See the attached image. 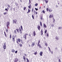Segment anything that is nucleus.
I'll return each instance as SVG.
<instances>
[{
  "label": "nucleus",
  "mask_w": 62,
  "mask_h": 62,
  "mask_svg": "<svg viewBox=\"0 0 62 62\" xmlns=\"http://www.w3.org/2000/svg\"><path fill=\"white\" fill-rule=\"evenodd\" d=\"M16 30L17 33H19V29H16Z\"/></svg>",
  "instance_id": "nucleus-17"
},
{
  "label": "nucleus",
  "mask_w": 62,
  "mask_h": 62,
  "mask_svg": "<svg viewBox=\"0 0 62 62\" xmlns=\"http://www.w3.org/2000/svg\"><path fill=\"white\" fill-rule=\"evenodd\" d=\"M46 10L47 11H49V8H46Z\"/></svg>",
  "instance_id": "nucleus-34"
},
{
  "label": "nucleus",
  "mask_w": 62,
  "mask_h": 62,
  "mask_svg": "<svg viewBox=\"0 0 62 62\" xmlns=\"http://www.w3.org/2000/svg\"><path fill=\"white\" fill-rule=\"evenodd\" d=\"M40 19L41 20H42V17H41L40 18Z\"/></svg>",
  "instance_id": "nucleus-53"
},
{
  "label": "nucleus",
  "mask_w": 62,
  "mask_h": 62,
  "mask_svg": "<svg viewBox=\"0 0 62 62\" xmlns=\"http://www.w3.org/2000/svg\"><path fill=\"white\" fill-rule=\"evenodd\" d=\"M16 42L18 44H19V43H18V41H16Z\"/></svg>",
  "instance_id": "nucleus-55"
},
{
  "label": "nucleus",
  "mask_w": 62,
  "mask_h": 62,
  "mask_svg": "<svg viewBox=\"0 0 62 62\" xmlns=\"http://www.w3.org/2000/svg\"><path fill=\"white\" fill-rule=\"evenodd\" d=\"M28 8H31V5H30L29 6H28Z\"/></svg>",
  "instance_id": "nucleus-23"
},
{
  "label": "nucleus",
  "mask_w": 62,
  "mask_h": 62,
  "mask_svg": "<svg viewBox=\"0 0 62 62\" xmlns=\"http://www.w3.org/2000/svg\"><path fill=\"white\" fill-rule=\"evenodd\" d=\"M29 47H30V44H29Z\"/></svg>",
  "instance_id": "nucleus-64"
},
{
  "label": "nucleus",
  "mask_w": 62,
  "mask_h": 62,
  "mask_svg": "<svg viewBox=\"0 0 62 62\" xmlns=\"http://www.w3.org/2000/svg\"><path fill=\"white\" fill-rule=\"evenodd\" d=\"M37 45L39 47V48H41V46H40V45L39 44H38Z\"/></svg>",
  "instance_id": "nucleus-16"
},
{
  "label": "nucleus",
  "mask_w": 62,
  "mask_h": 62,
  "mask_svg": "<svg viewBox=\"0 0 62 62\" xmlns=\"http://www.w3.org/2000/svg\"><path fill=\"white\" fill-rule=\"evenodd\" d=\"M43 27L44 28H47V26H46V25L44 23L43 24Z\"/></svg>",
  "instance_id": "nucleus-12"
},
{
  "label": "nucleus",
  "mask_w": 62,
  "mask_h": 62,
  "mask_svg": "<svg viewBox=\"0 0 62 62\" xmlns=\"http://www.w3.org/2000/svg\"><path fill=\"white\" fill-rule=\"evenodd\" d=\"M21 42L22 44H23V40H21Z\"/></svg>",
  "instance_id": "nucleus-42"
},
{
  "label": "nucleus",
  "mask_w": 62,
  "mask_h": 62,
  "mask_svg": "<svg viewBox=\"0 0 62 62\" xmlns=\"http://www.w3.org/2000/svg\"><path fill=\"white\" fill-rule=\"evenodd\" d=\"M32 17L33 19H34V16H33V15H32Z\"/></svg>",
  "instance_id": "nucleus-43"
},
{
  "label": "nucleus",
  "mask_w": 62,
  "mask_h": 62,
  "mask_svg": "<svg viewBox=\"0 0 62 62\" xmlns=\"http://www.w3.org/2000/svg\"><path fill=\"white\" fill-rule=\"evenodd\" d=\"M4 13V15H6V13Z\"/></svg>",
  "instance_id": "nucleus-57"
},
{
  "label": "nucleus",
  "mask_w": 62,
  "mask_h": 62,
  "mask_svg": "<svg viewBox=\"0 0 62 62\" xmlns=\"http://www.w3.org/2000/svg\"><path fill=\"white\" fill-rule=\"evenodd\" d=\"M42 54H43L42 52H40L39 53L40 55V56H42Z\"/></svg>",
  "instance_id": "nucleus-14"
},
{
  "label": "nucleus",
  "mask_w": 62,
  "mask_h": 62,
  "mask_svg": "<svg viewBox=\"0 0 62 62\" xmlns=\"http://www.w3.org/2000/svg\"><path fill=\"white\" fill-rule=\"evenodd\" d=\"M40 26H42V23L41 22H40Z\"/></svg>",
  "instance_id": "nucleus-20"
},
{
  "label": "nucleus",
  "mask_w": 62,
  "mask_h": 62,
  "mask_svg": "<svg viewBox=\"0 0 62 62\" xmlns=\"http://www.w3.org/2000/svg\"><path fill=\"white\" fill-rule=\"evenodd\" d=\"M13 23H17V20L16 19H14L13 20Z\"/></svg>",
  "instance_id": "nucleus-3"
},
{
  "label": "nucleus",
  "mask_w": 62,
  "mask_h": 62,
  "mask_svg": "<svg viewBox=\"0 0 62 62\" xmlns=\"http://www.w3.org/2000/svg\"><path fill=\"white\" fill-rule=\"evenodd\" d=\"M23 9L24 10H25V9H26V7H25L24 8H23Z\"/></svg>",
  "instance_id": "nucleus-32"
},
{
  "label": "nucleus",
  "mask_w": 62,
  "mask_h": 62,
  "mask_svg": "<svg viewBox=\"0 0 62 62\" xmlns=\"http://www.w3.org/2000/svg\"><path fill=\"white\" fill-rule=\"evenodd\" d=\"M35 13L36 15H37V14H38V13L37 12H35Z\"/></svg>",
  "instance_id": "nucleus-47"
},
{
  "label": "nucleus",
  "mask_w": 62,
  "mask_h": 62,
  "mask_svg": "<svg viewBox=\"0 0 62 62\" xmlns=\"http://www.w3.org/2000/svg\"><path fill=\"white\" fill-rule=\"evenodd\" d=\"M37 28L39 31H40V26L39 25H38L37 26Z\"/></svg>",
  "instance_id": "nucleus-4"
},
{
  "label": "nucleus",
  "mask_w": 62,
  "mask_h": 62,
  "mask_svg": "<svg viewBox=\"0 0 62 62\" xmlns=\"http://www.w3.org/2000/svg\"><path fill=\"white\" fill-rule=\"evenodd\" d=\"M31 3V0H29V4Z\"/></svg>",
  "instance_id": "nucleus-39"
},
{
  "label": "nucleus",
  "mask_w": 62,
  "mask_h": 62,
  "mask_svg": "<svg viewBox=\"0 0 62 62\" xmlns=\"http://www.w3.org/2000/svg\"><path fill=\"white\" fill-rule=\"evenodd\" d=\"M48 48H49V50L50 51H51V50H50V47H48Z\"/></svg>",
  "instance_id": "nucleus-52"
},
{
  "label": "nucleus",
  "mask_w": 62,
  "mask_h": 62,
  "mask_svg": "<svg viewBox=\"0 0 62 62\" xmlns=\"http://www.w3.org/2000/svg\"><path fill=\"white\" fill-rule=\"evenodd\" d=\"M12 52H13V53H14V52H15V51L14 50V49H13L11 50Z\"/></svg>",
  "instance_id": "nucleus-24"
},
{
  "label": "nucleus",
  "mask_w": 62,
  "mask_h": 62,
  "mask_svg": "<svg viewBox=\"0 0 62 62\" xmlns=\"http://www.w3.org/2000/svg\"><path fill=\"white\" fill-rule=\"evenodd\" d=\"M49 18H53V15L51 14L49 16Z\"/></svg>",
  "instance_id": "nucleus-7"
},
{
  "label": "nucleus",
  "mask_w": 62,
  "mask_h": 62,
  "mask_svg": "<svg viewBox=\"0 0 62 62\" xmlns=\"http://www.w3.org/2000/svg\"><path fill=\"white\" fill-rule=\"evenodd\" d=\"M40 8H41V7H40L39 8V9H40Z\"/></svg>",
  "instance_id": "nucleus-63"
},
{
  "label": "nucleus",
  "mask_w": 62,
  "mask_h": 62,
  "mask_svg": "<svg viewBox=\"0 0 62 62\" xmlns=\"http://www.w3.org/2000/svg\"><path fill=\"white\" fill-rule=\"evenodd\" d=\"M30 10L29 9L28 10V11L27 12V13H30Z\"/></svg>",
  "instance_id": "nucleus-19"
},
{
  "label": "nucleus",
  "mask_w": 62,
  "mask_h": 62,
  "mask_svg": "<svg viewBox=\"0 0 62 62\" xmlns=\"http://www.w3.org/2000/svg\"><path fill=\"white\" fill-rule=\"evenodd\" d=\"M35 10H36L37 11V10H38V8H35Z\"/></svg>",
  "instance_id": "nucleus-41"
},
{
  "label": "nucleus",
  "mask_w": 62,
  "mask_h": 62,
  "mask_svg": "<svg viewBox=\"0 0 62 62\" xmlns=\"http://www.w3.org/2000/svg\"><path fill=\"white\" fill-rule=\"evenodd\" d=\"M45 1L46 2V4H47L48 2V0H45Z\"/></svg>",
  "instance_id": "nucleus-22"
},
{
  "label": "nucleus",
  "mask_w": 62,
  "mask_h": 62,
  "mask_svg": "<svg viewBox=\"0 0 62 62\" xmlns=\"http://www.w3.org/2000/svg\"><path fill=\"white\" fill-rule=\"evenodd\" d=\"M14 33H15V34H16L17 33V31H16V30H15L14 31Z\"/></svg>",
  "instance_id": "nucleus-36"
},
{
  "label": "nucleus",
  "mask_w": 62,
  "mask_h": 62,
  "mask_svg": "<svg viewBox=\"0 0 62 62\" xmlns=\"http://www.w3.org/2000/svg\"><path fill=\"white\" fill-rule=\"evenodd\" d=\"M17 51H16L15 52V53L16 54V53H17Z\"/></svg>",
  "instance_id": "nucleus-51"
},
{
  "label": "nucleus",
  "mask_w": 62,
  "mask_h": 62,
  "mask_svg": "<svg viewBox=\"0 0 62 62\" xmlns=\"http://www.w3.org/2000/svg\"><path fill=\"white\" fill-rule=\"evenodd\" d=\"M10 23L9 22H7L6 26L7 27V28L8 29V26H9Z\"/></svg>",
  "instance_id": "nucleus-1"
},
{
  "label": "nucleus",
  "mask_w": 62,
  "mask_h": 62,
  "mask_svg": "<svg viewBox=\"0 0 62 62\" xmlns=\"http://www.w3.org/2000/svg\"><path fill=\"white\" fill-rule=\"evenodd\" d=\"M45 44L46 46V47H47V46H48V44H47V43H45Z\"/></svg>",
  "instance_id": "nucleus-25"
},
{
  "label": "nucleus",
  "mask_w": 62,
  "mask_h": 62,
  "mask_svg": "<svg viewBox=\"0 0 62 62\" xmlns=\"http://www.w3.org/2000/svg\"><path fill=\"white\" fill-rule=\"evenodd\" d=\"M18 61V58H16L15 59V61L14 62H17V61Z\"/></svg>",
  "instance_id": "nucleus-6"
},
{
  "label": "nucleus",
  "mask_w": 62,
  "mask_h": 62,
  "mask_svg": "<svg viewBox=\"0 0 62 62\" xmlns=\"http://www.w3.org/2000/svg\"><path fill=\"white\" fill-rule=\"evenodd\" d=\"M38 54V53H37V52L36 51L34 53V54H35V55H36V54Z\"/></svg>",
  "instance_id": "nucleus-27"
},
{
  "label": "nucleus",
  "mask_w": 62,
  "mask_h": 62,
  "mask_svg": "<svg viewBox=\"0 0 62 62\" xmlns=\"http://www.w3.org/2000/svg\"><path fill=\"white\" fill-rule=\"evenodd\" d=\"M34 45H35V43L34 42H32V43L31 46L33 47V46H34Z\"/></svg>",
  "instance_id": "nucleus-11"
},
{
  "label": "nucleus",
  "mask_w": 62,
  "mask_h": 62,
  "mask_svg": "<svg viewBox=\"0 0 62 62\" xmlns=\"http://www.w3.org/2000/svg\"><path fill=\"white\" fill-rule=\"evenodd\" d=\"M26 60H27V62H29V61L27 58H26Z\"/></svg>",
  "instance_id": "nucleus-30"
},
{
  "label": "nucleus",
  "mask_w": 62,
  "mask_h": 62,
  "mask_svg": "<svg viewBox=\"0 0 62 62\" xmlns=\"http://www.w3.org/2000/svg\"><path fill=\"white\" fill-rule=\"evenodd\" d=\"M7 9H9V8H8V7H7Z\"/></svg>",
  "instance_id": "nucleus-59"
},
{
  "label": "nucleus",
  "mask_w": 62,
  "mask_h": 62,
  "mask_svg": "<svg viewBox=\"0 0 62 62\" xmlns=\"http://www.w3.org/2000/svg\"><path fill=\"white\" fill-rule=\"evenodd\" d=\"M43 13H45V12L44 10H43Z\"/></svg>",
  "instance_id": "nucleus-44"
},
{
  "label": "nucleus",
  "mask_w": 62,
  "mask_h": 62,
  "mask_svg": "<svg viewBox=\"0 0 62 62\" xmlns=\"http://www.w3.org/2000/svg\"><path fill=\"white\" fill-rule=\"evenodd\" d=\"M19 30L20 34H22V30H21V28H19Z\"/></svg>",
  "instance_id": "nucleus-8"
},
{
  "label": "nucleus",
  "mask_w": 62,
  "mask_h": 62,
  "mask_svg": "<svg viewBox=\"0 0 62 62\" xmlns=\"http://www.w3.org/2000/svg\"><path fill=\"white\" fill-rule=\"evenodd\" d=\"M13 9L14 10V11H15V8H13Z\"/></svg>",
  "instance_id": "nucleus-54"
},
{
  "label": "nucleus",
  "mask_w": 62,
  "mask_h": 62,
  "mask_svg": "<svg viewBox=\"0 0 62 62\" xmlns=\"http://www.w3.org/2000/svg\"><path fill=\"white\" fill-rule=\"evenodd\" d=\"M33 34L34 36L35 37V36H36V32H35V31H33Z\"/></svg>",
  "instance_id": "nucleus-10"
},
{
  "label": "nucleus",
  "mask_w": 62,
  "mask_h": 62,
  "mask_svg": "<svg viewBox=\"0 0 62 62\" xmlns=\"http://www.w3.org/2000/svg\"><path fill=\"white\" fill-rule=\"evenodd\" d=\"M47 37H48V33H47Z\"/></svg>",
  "instance_id": "nucleus-56"
},
{
  "label": "nucleus",
  "mask_w": 62,
  "mask_h": 62,
  "mask_svg": "<svg viewBox=\"0 0 62 62\" xmlns=\"http://www.w3.org/2000/svg\"><path fill=\"white\" fill-rule=\"evenodd\" d=\"M8 30L7 29H6V31H7V32H8Z\"/></svg>",
  "instance_id": "nucleus-60"
},
{
  "label": "nucleus",
  "mask_w": 62,
  "mask_h": 62,
  "mask_svg": "<svg viewBox=\"0 0 62 62\" xmlns=\"http://www.w3.org/2000/svg\"><path fill=\"white\" fill-rule=\"evenodd\" d=\"M23 59L24 60V62H25V61H26V59H25V56H23Z\"/></svg>",
  "instance_id": "nucleus-13"
},
{
  "label": "nucleus",
  "mask_w": 62,
  "mask_h": 62,
  "mask_svg": "<svg viewBox=\"0 0 62 62\" xmlns=\"http://www.w3.org/2000/svg\"><path fill=\"white\" fill-rule=\"evenodd\" d=\"M12 38L13 39V41H15V36H14V35H13L12 37Z\"/></svg>",
  "instance_id": "nucleus-5"
},
{
  "label": "nucleus",
  "mask_w": 62,
  "mask_h": 62,
  "mask_svg": "<svg viewBox=\"0 0 62 62\" xmlns=\"http://www.w3.org/2000/svg\"><path fill=\"white\" fill-rule=\"evenodd\" d=\"M56 7L57 8L58 7V5H56Z\"/></svg>",
  "instance_id": "nucleus-61"
},
{
  "label": "nucleus",
  "mask_w": 62,
  "mask_h": 62,
  "mask_svg": "<svg viewBox=\"0 0 62 62\" xmlns=\"http://www.w3.org/2000/svg\"><path fill=\"white\" fill-rule=\"evenodd\" d=\"M41 33H43V30H41Z\"/></svg>",
  "instance_id": "nucleus-48"
},
{
  "label": "nucleus",
  "mask_w": 62,
  "mask_h": 62,
  "mask_svg": "<svg viewBox=\"0 0 62 62\" xmlns=\"http://www.w3.org/2000/svg\"><path fill=\"white\" fill-rule=\"evenodd\" d=\"M6 42H5L3 45V48L4 49H6Z\"/></svg>",
  "instance_id": "nucleus-2"
},
{
  "label": "nucleus",
  "mask_w": 62,
  "mask_h": 62,
  "mask_svg": "<svg viewBox=\"0 0 62 62\" xmlns=\"http://www.w3.org/2000/svg\"><path fill=\"white\" fill-rule=\"evenodd\" d=\"M9 38L10 39H11V35L10 34L9 37Z\"/></svg>",
  "instance_id": "nucleus-26"
},
{
  "label": "nucleus",
  "mask_w": 62,
  "mask_h": 62,
  "mask_svg": "<svg viewBox=\"0 0 62 62\" xmlns=\"http://www.w3.org/2000/svg\"><path fill=\"white\" fill-rule=\"evenodd\" d=\"M8 8H10V5H8Z\"/></svg>",
  "instance_id": "nucleus-37"
},
{
  "label": "nucleus",
  "mask_w": 62,
  "mask_h": 62,
  "mask_svg": "<svg viewBox=\"0 0 62 62\" xmlns=\"http://www.w3.org/2000/svg\"><path fill=\"white\" fill-rule=\"evenodd\" d=\"M47 30H45V34H46V32H47Z\"/></svg>",
  "instance_id": "nucleus-35"
},
{
  "label": "nucleus",
  "mask_w": 62,
  "mask_h": 62,
  "mask_svg": "<svg viewBox=\"0 0 62 62\" xmlns=\"http://www.w3.org/2000/svg\"><path fill=\"white\" fill-rule=\"evenodd\" d=\"M55 39H56V40H58L59 39V38L57 36H56V37Z\"/></svg>",
  "instance_id": "nucleus-15"
},
{
  "label": "nucleus",
  "mask_w": 62,
  "mask_h": 62,
  "mask_svg": "<svg viewBox=\"0 0 62 62\" xmlns=\"http://www.w3.org/2000/svg\"><path fill=\"white\" fill-rule=\"evenodd\" d=\"M24 56H26V54H24Z\"/></svg>",
  "instance_id": "nucleus-58"
},
{
  "label": "nucleus",
  "mask_w": 62,
  "mask_h": 62,
  "mask_svg": "<svg viewBox=\"0 0 62 62\" xmlns=\"http://www.w3.org/2000/svg\"><path fill=\"white\" fill-rule=\"evenodd\" d=\"M41 35H42L43 34V32H41Z\"/></svg>",
  "instance_id": "nucleus-62"
},
{
  "label": "nucleus",
  "mask_w": 62,
  "mask_h": 62,
  "mask_svg": "<svg viewBox=\"0 0 62 62\" xmlns=\"http://www.w3.org/2000/svg\"><path fill=\"white\" fill-rule=\"evenodd\" d=\"M40 40H39L38 41V44H39V43H40Z\"/></svg>",
  "instance_id": "nucleus-38"
},
{
  "label": "nucleus",
  "mask_w": 62,
  "mask_h": 62,
  "mask_svg": "<svg viewBox=\"0 0 62 62\" xmlns=\"http://www.w3.org/2000/svg\"><path fill=\"white\" fill-rule=\"evenodd\" d=\"M49 12H52V11L50 9H49Z\"/></svg>",
  "instance_id": "nucleus-33"
},
{
  "label": "nucleus",
  "mask_w": 62,
  "mask_h": 62,
  "mask_svg": "<svg viewBox=\"0 0 62 62\" xmlns=\"http://www.w3.org/2000/svg\"><path fill=\"white\" fill-rule=\"evenodd\" d=\"M5 10H6L7 11H8V9L7 8H5Z\"/></svg>",
  "instance_id": "nucleus-40"
},
{
  "label": "nucleus",
  "mask_w": 62,
  "mask_h": 62,
  "mask_svg": "<svg viewBox=\"0 0 62 62\" xmlns=\"http://www.w3.org/2000/svg\"><path fill=\"white\" fill-rule=\"evenodd\" d=\"M10 10L11 11H12V8H10Z\"/></svg>",
  "instance_id": "nucleus-46"
},
{
  "label": "nucleus",
  "mask_w": 62,
  "mask_h": 62,
  "mask_svg": "<svg viewBox=\"0 0 62 62\" xmlns=\"http://www.w3.org/2000/svg\"><path fill=\"white\" fill-rule=\"evenodd\" d=\"M17 40L18 42H21V40H20V39H18Z\"/></svg>",
  "instance_id": "nucleus-18"
},
{
  "label": "nucleus",
  "mask_w": 62,
  "mask_h": 62,
  "mask_svg": "<svg viewBox=\"0 0 62 62\" xmlns=\"http://www.w3.org/2000/svg\"><path fill=\"white\" fill-rule=\"evenodd\" d=\"M34 10V9L33 8H32V12H33V10Z\"/></svg>",
  "instance_id": "nucleus-49"
},
{
  "label": "nucleus",
  "mask_w": 62,
  "mask_h": 62,
  "mask_svg": "<svg viewBox=\"0 0 62 62\" xmlns=\"http://www.w3.org/2000/svg\"><path fill=\"white\" fill-rule=\"evenodd\" d=\"M21 27L22 30H23V27H22V26H21Z\"/></svg>",
  "instance_id": "nucleus-45"
},
{
  "label": "nucleus",
  "mask_w": 62,
  "mask_h": 62,
  "mask_svg": "<svg viewBox=\"0 0 62 62\" xmlns=\"http://www.w3.org/2000/svg\"><path fill=\"white\" fill-rule=\"evenodd\" d=\"M38 5V3H36V4H35V6L36 7H37Z\"/></svg>",
  "instance_id": "nucleus-28"
},
{
  "label": "nucleus",
  "mask_w": 62,
  "mask_h": 62,
  "mask_svg": "<svg viewBox=\"0 0 62 62\" xmlns=\"http://www.w3.org/2000/svg\"><path fill=\"white\" fill-rule=\"evenodd\" d=\"M58 29H62V27H59L58 28Z\"/></svg>",
  "instance_id": "nucleus-29"
},
{
  "label": "nucleus",
  "mask_w": 62,
  "mask_h": 62,
  "mask_svg": "<svg viewBox=\"0 0 62 62\" xmlns=\"http://www.w3.org/2000/svg\"><path fill=\"white\" fill-rule=\"evenodd\" d=\"M19 45L21 47H22V44H19Z\"/></svg>",
  "instance_id": "nucleus-31"
},
{
  "label": "nucleus",
  "mask_w": 62,
  "mask_h": 62,
  "mask_svg": "<svg viewBox=\"0 0 62 62\" xmlns=\"http://www.w3.org/2000/svg\"><path fill=\"white\" fill-rule=\"evenodd\" d=\"M4 35L5 36V37H7V34H6V32L5 31L4 32Z\"/></svg>",
  "instance_id": "nucleus-21"
},
{
  "label": "nucleus",
  "mask_w": 62,
  "mask_h": 62,
  "mask_svg": "<svg viewBox=\"0 0 62 62\" xmlns=\"http://www.w3.org/2000/svg\"><path fill=\"white\" fill-rule=\"evenodd\" d=\"M28 34L27 33L25 34L24 35V38H25V39H26V35H27Z\"/></svg>",
  "instance_id": "nucleus-9"
},
{
  "label": "nucleus",
  "mask_w": 62,
  "mask_h": 62,
  "mask_svg": "<svg viewBox=\"0 0 62 62\" xmlns=\"http://www.w3.org/2000/svg\"><path fill=\"white\" fill-rule=\"evenodd\" d=\"M59 62H61V61H60V59H59Z\"/></svg>",
  "instance_id": "nucleus-50"
}]
</instances>
